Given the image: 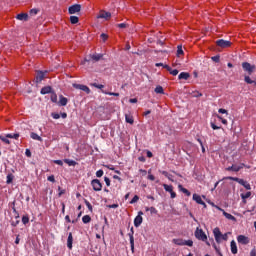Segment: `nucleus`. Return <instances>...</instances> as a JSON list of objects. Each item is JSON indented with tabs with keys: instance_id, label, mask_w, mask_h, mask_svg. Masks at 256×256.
<instances>
[{
	"instance_id": "obj_1",
	"label": "nucleus",
	"mask_w": 256,
	"mask_h": 256,
	"mask_svg": "<svg viewBox=\"0 0 256 256\" xmlns=\"http://www.w3.org/2000/svg\"><path fill=\"white\" fill-rule=\"evenodd\" d=\"M194 235L196 239H199V241H204L208 247H211V244L207 241V234H205L203 229L197 228Z\"/></svg>"
},
{
	"instance_id": "obj_2",
	"label": "nucleus",
	"mask_w": 256,
	"mask_h": 256,
	"mask_svg": "<svg viewBox=\"0 0 256 256\" xmlns=\"http://www.w3.org/2000/svg\"><path fill=\"white\" fill-rule=\"evenodd\" d=\"M226 179H228L229 181H236V183H239L240 185L245 187V189H247L248 191H251V184H249V182H247L241 178L228 176V177H226Z\"/></svg>"
},
{
	"instance_id": "obj_3",
	"label": "nucleus",
	"mask_w": 256,
	"mask_h": 256,
	"mask_svg": "<svg viewBox=\"0 0 256 256\" xmlns=\"http://www.w3.org/2000/svg\"><path fill=\"white\" fill-rule=\"evenodd\" d=\"M172 243H174L175 245H179L181 247L185 245L187 247H193V240H183V238L173 239Z\"/></svg>"
},
{
	"instance_id": "obj_4",
	"label": "nucleus",
	"mask_w": 256,
	"mask_h": 256,
	"mask_svg": "<svg viewBox=\"0 0 256 256\" xmlns=\"http://www.w3.org/2000/svg\"><path fill=\"white\" fill-rule=\"evenodd\" d=\"M242 69L248 73V75H253L255 73V65H251L249 62H243L242 63Z\"/></svg>"
},
{
	"instance_id": "obj_5",
	"label": "nucleus",
	"mask_w": 256,
	"mask_h": 256,
	"mask_svg": "<svg viewBox=\"0 0 256 256\" xmlns=\"http://www.w3.org/2000/svg\"><path fill=\"white\" fill-rule=\"evenodd\" d=\"M216 45L221 49H229V47H231V45L233 44L231 43V41L220 39L216 41Z\"/></svg>"
},
{
	"instance_id": "obj_6",
	"label": "nucleus",
	"mask_w": 256,
	"mask_h": 256,
	"mask_svg": "<svg viewBox=\"0 0 256 256\" xmlns=\"http://www.w3.org/2000/svg\"><path fill=\"white\" fill-rule=\"evenodd\" d=\"M91 186L93 191H101L103 189V184L101 183V180L99 179H93L91 181Z\"/></svg>"
},
{
	"instance_id": "obj_7",
	"label": "nucleus",
	"mask_w": 256,
	"mask_h": 256,
	"mask_svg": "<svg viewBox=\"0 0 256 256\" xmlns=\"http://www.w3.org/2000/svg\"><path fill=\"white\" fill-rule=\"evenodd\" d=\"M163 188L165 189V191H167V193H170L171 199H175V197H177V193L173 191V185L163 184Z\"/></svg>"
},
{
	"instance_id": "obj_8",
	"label": "nucleus",
	"mask_w": 256,
	"mask_h": 256,
	"mask_svg": "<svg viewBox=\"0 0 256 256\" xmlns=\"http://www.w3.org/2000/svg\"><path fill=\"white\" fill-rule=\"evenodd\" d=\"M72 86L74 87V89H80V91H84L85 93H87V95L91 93V89H89L86 85L74 83L72 84Z\"/></svg>"
},
{
	"instance_id": "obj_9",
	"label": "nucleus",
	"mask_w": 256,
	"mask_h": 256,
	"mask_svg": "<svg viewBox=\"0 0 256 256\" xmlns=\"http://www.w3.org/2000/svg\"><path fill=\"white\" fill-rule=\"evenodd\" d=\"M143 212L140 211L138 212V215L135 217L134 219V226L135 227H140L141 226V223H143Z\"/></svg>"
},
{
	"instance_id": "obj_10",
	"label": "nucleus",
	"mask_w": 256,
	"mask_h": 256,
	"mask_svg": "<svg viewBox=\"0 0 256 256\" xmlns=\"http://www.w3.org/2000/svg\"><path fill=\"white\" fill-rule=\"evenodd\" d=\"M98 19H105L106 21H109L111 19V12L101 10L99 12Z\"/></svg>"
},
{
	"instance_id": "obj_11",
	"label": "nucleus",
	"mask_w": 256,
	"mask_h": 256,
	"mask_svg": "<svg viewBox=\"0 0 256 256\" xmlns=\"http://www.w3.org/2000/svg\"><path fill=\"white\" fill-rule=\"evenodd\" d=\"M68 11L70 15H75V13H79V11H81V5L79 4L72 5L69 7Z\"/></svg>"
},
{
	"instance_id": "obj_12",
	"label": "nucleus",
	"mask_w": 256,
	"mask_h": 256,
	"mask_svg": "<svg viewBox=\"0 0 256 256\" xmlns=\"http://www.w3.org/2000/svg\"><path fill=\"white\" fill-rule=\"evenodd\" d=\"M213 233H214L216 243H221V236L223 235L221 233V230L219 228H215L213 230Z\"/></svg>"
},
{
	"instance_id": "obj_13",
	"label": "nucleus",
	"mask_w": 256,
	"mask_h": 256,
	"mask_svg": "<svg viewBox=\"0 0 256 256\" xmlns=\"http://www.w3.org/2000/svg\"><path fill=\"white\" fill-rule=\"evenodd\" d=\"M237 241L238 243H240L241 245H248L249 243V237L245 236V235H239L237 237Z\"/></svg>"
},
{
	"instance_id": "obj_14",
	"label": "nucleus",
	"mask_w": 256,
	"mask_h": 256,
	"mask_svg": "<svg viewBox=\"0 0 256 256\" xmlns=\"http://www.w3.org/2000/svg\"><path fill=\"white\" fill-rule=\"evenodd\" d=\"M46 73H47V71H45V72L37 71L36 72V83H41V81H43V79H45Z\"/></svg>"
},
{
	"instance_id": "obj_15",
	"label": "nucleus",
	"mask_w": 256,
	"mask_h": 256,
	"mask_svg": "<svg viewBox=\"0 0 256 256\" xmlns=\"http://www.w3.org/2000/svg\"><path fill=\"white\" fill-rule=\"evenodd\" d=\"M243 167H245V164H241V166L232 165V166L226 168V171H235V173H238V171H241V169H243Z\"/></svg>"
},
{
	"instance_id": "obj_16",
	"label": "nucleus",
	"mask_w": 256,
	"mask_h": 256,
	"mask_svg": "<svg viewBox=\"0 0 256 256\" xmlns=\"http://www.w3.org/2000/svg\"><path fill=\"white\" fill-rule=\"evenodd\" d=\"M193 201L197 202L198 205H203L204 207H207V204H205L203 199H201V196H199L198 194H193Z\"/></svg>"
},
{
	"instance_id": "obj_17",
	"label": "nucleus",
	"mask_w": 256,
	"mask_h": 256,
	"mask_svg": "<svg viewBox=\"0 0 256 256\" xmlns=\"http://www.w3.org/2000/svg\"><path fill=\"white\" fill-rule=\"evenodd\" d=\"M219 211H222L224 217H226V219H229V221H237V218H235V216L227 213L225 210L219 208Z\"/></svg>"
},
{
	"instance_id": "obj_18",
	"label": "nucleus",
	"mask_w": 256,
	"mask_h": 256,
	"mask_svg": "<svg viewBox=\"0 0 256 256\" xmlns=\"http://www.w3.org/2000/svg\"><path fill=\"white\" fill-rule=\"evenodd\" d=\"M67 103H69V99L65 98L63 95H60L59 96V102L58 104L61 106V107H65L67 105Z\"/></svg>"
},
{
	"instance_id": "obj_19",
	"label": "nucleus",
	"mask_w": 256,
	"mask_h": 256,
	"mask_svg": "<svg viewBox=\"0 0 256 256\" xmlns=\"http://www.w3.org/2000/svg\"><path fill=\"white\" fill-rule=\"evenodd\" d=\"M132 233H129L130 237V245H131V251H135V238L133 237V228H131Z\"/></svg>"
},
{
	"instance_id": "obj_20",
	"label": "nucleus",
	"mask_w": 256,
	"mask_h": 256,
	"mask_svg": "<svg viewBox=\"0 0 256 256\" xmlns=\"http://www.w3.org/2000/svg\"><path fill=\"white\" fill-rule=\"evenodd\" d=\"M67 247H68V249H73V233H71V232L68 235Z\"/></svg>"
},
{
	"instance_id": "obj_21",
	"label": "nucleus",
	"mask_w": 256,
	"mask_h": 256,
	"mask_svg": "<svg viewBox=\"0 0 256 256\" xmlns=\"http://www.w3.org/2000/svg\"><path fill=\"white\" fill-rule=\"evenodd\" d=\"M16 18L19 20V21H28L29 19V14L27 13H21V14H18L16 16Z\"/></svg>"
},
{
	"instance_id": "obj_22",
	"label": "nucleus",
	"mask_w": 256,
	"mask_h": 256,
	"mask_svg": "<svg viewBox=\"0 0 256 256\" xmlns=\"http://www.w3.org/2000/svg\"><path fill=\"white\" fill-rule=\"evenodd\" d=\"M230 247H231V253H233V255H237V243H235V240L231 241Z\"/></svg>"
},
{
	"instance_id": "obj_23",
	"label": "nucleus",
	"mask_w": 256,
	"mask_h": 256,
	"mask_svg": "<svg viewBox=\"0 0 256 256\" xmlns=\"http://www.w3.org/2000/svg\"><path fill=\"white\" fill-rule=\"evenodd\" d=\"M126 123H129L130 125H133L135 123V120L133 119V115L131 114H125Z\"/></svg>"
},
{
	"instance_id": "obj_24",
	"label": "nucleus",
	"mask_w": 256,
	"mask_h": 256,
	"mask_svg": "<svg viewBox=\"0 0 256 256\" xmlns=\"http://www.w3.org/2000/svg\"><path fill=\"white\" fill-rule=\"evenodd\" d=\"M191 75L188 72H182L179 74L178 79H184V81H187Z\"/></svg>"
},
{
	"instance_id": "obj_25",
	"label": "nucleus",
	"mask_w": 256,
	"mask_h": 256,
	"mask_svg": "<svg viewBox=\"0 0 256 256\" xmlns=\"http://www.w3.org/2000/svg\"><path fill=\"white\" fill-rule=\"evenodd\" d=\"M180 191H182V193H184V195H187V197H191V192L189 190H187L186 188L183 187V185H179L178 186Z\"/></svg>"
},
{
	"instance_id": "obj_26",
	"label": "nucleus",
	"mask_w": 256,
	"mask_h": 256,
	"mask_svg": "<svg viewBox=\"0 0 256 256\" xmlns=\"http://www.w3.org/2000/svg\"><path fill=\"white\" fill-rule=\"evenodd\" d=\"M30 137H31V139H34V141H43V138H41V136H38L37 133H35V132H32L30 134Z\"/></svg>"
},
{
	"instance_id": "obj_27",
	"label": "nucleus",
	"mask_w": 256,
	"mask_h": 256,
	"mask_svg": "<svg viewBox=\"0 0 256 256\" xmlns=\"http://www.w3.org/2000/svg\"><path fill=\"white\" fill-rule=\"evenodd\" d=\"M47 93H51V86H45L41 89L42 95H47Z\"/></svg>"
},
{
	"instance_id": "obj_28",
	"label": "nucleus",
	"mask_w": 256,
	"mask_h": 256,
	"mask_svg": "<svg viewBox=\"0 0 256 256\" xmlns=\"http://www.w3.org/2000/svg\"><path fill=\"white\" fill-rule=\"evenodd\" d=\"M13 179H15V176L13 174H8L6 180L7 185H11V183H13Z\"/></svg>"
},
{
	"instance_id": "obj_29",
	"label": "nucleus",
	"mask_w": 256,
	"mask_h": 256,
	"mask_svg": "<svg viewBox=\"0 0 256 256\" xmlns=\"http://www.w3.org/2000/svg\"><path fill=\"white\" fill-rule=\"evenodd\" d=\"M64 163L69 165V167H75V165H77V162H75L74 160H69V159H65Z\"/></svg>"
},
{
	"instance_id": "obj_30",
	"label": "nucleus",
	"mask_w": 256,
	"mask_h": 256,
	"mask_svg": "<svg viewBox=\"0 0 256 256\" xmlns=\"http://www.w3.org/2000/svg\"><path fill=\"white\" fill-rule=\"evenodd\" d=\"M91 59H93V61H100V59H103V54L92 55Z\"/></svg>"
},
{
	"instance_id": "obj_31",
	"label": "nucleus",
	"mask_w": 256,
	"mask_h": 256,
	"mask_svg": "<svg viewBox=\"0 0 256 256\" xmlns=\"http://www.w3.org/2000/svg\"><path fill=\"white\" fill-rule=\"evenodd\" d=\"M70 23H72V25H75V24L79 23V17L71 16L70 17Z\"/></svg>"
},
{
	"instance_id": "obj_32",
	"label": "nucleus",
	"mask_w": 256,
	"mask_h": 256,
	"mask_svg": "<svg viewBox=\"0 0 256 256\" xmlns=\"http://www.w3.org/2000/svg\"><path fill=\"white\" fill-rule=\"evenodd\" d=\"M244 81H245V83H247L248 85H253V83H255V85H256V82L253 81V80H251V77H249V76H245V77H244Z\"/></svg>"
},
{
	"instance_id": "obj_33",
	"label": "nucleus",
	"mask_w": 256,
	"mask_h": 256,
	"mask_svg": "<svg viewBox=\"0 0 256 256\" xmlns=\"http://www.w3.org/2000/svg\"><path fill=\"white\" fill-rule=\"evenodd\" d=\"M7 139H19V133L16 134H7Z\"/></svg>"
},
{
	"instance_id": "obj_34",
	"label": "nucleus",
	"mask_w": 256,
	"mask_h": 256,
	"mask_svg": "<svg viewBox=\"0 0 256 256\" xmlns=\"http://www.w3.org/2000/svg\"><path fill=\"white\" fill-rule=\"evenodd\" d=\"M83 223H91V216L85 215L82 217Z\"/></svg>"
},
{
	"instance_id": "obj_35",
	"label": "nucleus",
	"mask_w": 256,
	"mask_h": 256,
	"mask_svg": "<svg viewBox=\"0 0 256 256\" xmlns=\"http://www.w3.org/2000/svg\"><path fill=\"white\" fill-rule=\"evenodd\" d=\"M50 99L52 103H57V94L55 92H51Z\"/></svg>"
},
{
	"instance_id": "obj_36",
	"label": "nucleus",
	"mask_w": 256,
	"mask_h": 256,
	"mask_svg": "<svg viewBox=\"0 0 256 256\" xmlns=\"http://www.w3.org/2000/svg\"><path fill=\"white\" fill-rule=\"evenodd\" d=\"M155 93L163 95V93H164L163 87L162 86H157L155 88Z\"/></svg>"
},
{
	"instance_id": "obj_37",
	"label": "nucleus",
	"mask_w": 256,
	"mask_h": 256,
	"mask_svg": "<svg viewBox=\"0 0 256 256\" xmlns=\"http://www.w3.org/2000/svg\"><path fill=\"white\" fill-rule=\"evenodd\" d=\"M170 75H173V77H176V75H179V70L170 68L169 70Z\"/></svg>"
},
{
	"instance_id": "obj_38",
	"label": "nucleus",
	"mask_w": 256,
	"mask_h": 256,
	"mask_svg": "<svg viewBox=\"0 0 256 256\" xmlns=\"http://www.w3.org/2000/svg\"><path fill=\"white\" fill-rule=\"evenodd\" d=\"M241 199H249L251 197V192H246L245 194H240Z\"/></svg>"
},
{
	"instance_id": "obj_39",
	"label": "nucleus",
	"mask_w": 256,
	"mask_h": 256,
	"mask_svg": "<svg viewBox=\"0 0 256 256\" xmlns=\"http://www.w3.org/2000/svg\"><path fill=\"white\" fill-rule=\"evenodd\" d=\"M102 93H104L105 95H113L114 97H119V93L115 92H107L105 90H102Z\"/></svg>"
},
{
	"instance_id": "obj_40",
	"label": "nucleus",
	"mask_w": 256,
	"mask_h": 256,
	"mask_svg": "<svg viewBox=\"0 0 256 256\" xmlns=\"http://www.w3.org/2000/svg\"><path fill=\"white\" fill-rule=\"evenodd\" d=\"M217 119H219V121H221V123H223V125H227V119H224L223 117H221L220 115H216Z\"/></svg>"
},
{
	"instance_id": "obj_41",
	"label": "nucleus",
	"mask_w": 256,
	"mask_h": 256,
	"mask_svg": "<svg viewBox=\"0 0 256 256\" xmlns=\"http://www.w3.org/2000/svg\"><path fill=\"white\" fill-rule=\"evenodd\" d=\"M22 223L24 225H27V223H29V216L28 215H25L22 217Z\"/></svg>"
},
{
	"instance_id": "obj_42",
	"label": "nucleus",
	"mask_w": 256,
	"mask_h": 256,
	"mask_svg": "<svg viewBox=\"0 0 256 256\" xmlns=\"http://www.w3.org/2000/svg\"><path fill=\"white\" fill-rule=\"evenodd\" d=\"M177 55H178V57H181V55H183V47L182 46L177 47Z\"/></svg>"
},
{
	"instance_id": "obj_43",
	"label": "nucleus",
	"mask_w": 256,
	"mask_h": 256,
	"mask_svg": "<svg viewBox=\"0 0 256 256\" xmlns=\"http://www.w3.org/2000/svg\"><path fill=\"white\" fill-rule=\"evenodd\" d=\"M100 39H102V41L105 43V41H107V39H109V35L102 33L100 35Z\"/></svg>"
},
{
	"instance_id": "obj_44",
	"label": "nucleus",
	"mask_w": 256,
	"mask_h": 256,
	"mask_svg": "<svg viewBox=\"0 0 256 256\" xmlns=\"http://www.w3.org/2000/svg\"><path fill=\"white\" fill-rule=\"evenodd\" d=\"M0 139L3 141V143H6V145H11V141L4 136H0Z\"/></svg>"
},
{
	"instance_id": "obj_45",
	"label": "nucleus",
	"mask_w": 256,
	"mask_h": 256,
	"mask_svg": "<svg viewBox=\"0 0 256 256\" xmlns=\"http://www.w3.org/2000/svg\"><path fill=\"white\" fill-rule=\"evenodd\" d=\"M91 86L96 87V89H103V87H105L103 84H97V83H92Z\"/></svg>"
},
{
	"instance_id": "obj_46",
	"label": "nucleus",
	"mask_w": 256,
	"mask_h": 256,
	"mask_svg": "<svg viewBox=\"0 0 256 256\" xmlns=\"http://www.w3.org/2000/svg\"><path fill=\"white\" fill-rule=\"evenodd\" d=\"M85 205L89 209V211H93V206L91 205V203L89 201L85 200Z\"/></svg>"
},
{
	"instance_id": "obj_47",
	"label": "nucleus",
	"mask_w": 256,
	"mask_h": 256,
	"mask_svg": "<svg viewBox=\"0 0 256 256\" xmlns=\"http://www.w3.org/2000/svg\"><path fill=\"white\" fill-rule=\"evenodd\" d=\"M104 181H105L107 187H111V179H109V177H104Z\"/></svg>"
},
{
	"instance_id": "obj_48",
	"label": "nucleus",
	"mask_w": 256,
	"mask_h": 256,
	"mask_svg": "<svg viewBox=\"0 0 256 256\" xmlns=\"http://www.w3.org/2000/svg\"><path fill=\"white\" fill-rule=\"evenodd\" d=\"M137 201H139V197L137 195H135L132 200L130 201L131 205H133V203H137Z\"/></svg>"
},
{
	"instance_id": "obj_49",
	"label": "nucleus",
	"mask_w": 256,
	"mask_h": 256,
	"mask_svg": "<svg viewBox=\"0 0 256 256\" xmlns=\"http://www.w3.org/2000/svg\"><path fill=\"white\" fill-rule=\"evenodd\" d=\"M58 197H61V195H65V189H61V187H58Z\"/></svg>"
},
{
	"instance_id": "obj_50",
	"label": "nucleus",
	"mask_w": 256,
	"mask_h": 256,
	"mask_svg": "<svg viewBox=\"0 0 256 256\" xmlns=\"http://www.w3.org/2000/svg\"><path fill=\"white\" fill-rule=\"evenodd\" d=\"M146 211H150V213H157V209L155 207L146 208Z\"/></svg>"
},
{
	"instance_id": "obj_51",
	"label": "nucleus",
	"mask_w": 256,
	"mask_h": 256,
	"mask_svg": "<svg viewBox=\"0 0 256 256\" xmlns=\"http://www.w3.org/2000/svg\"><path fill=\"white\" fill-rule=\"evenodd\" d=\"M218 113H222V114H225V115H229V112L226 110V109H223V108H220L218 110Z\"/></svg>"
},
{
	"instance_id": "obj_52",
	"label": "nucleus",
	"mask_w": 256,
	"mask_h": 256,
	"mask_svg": "<svg viewBox=\"0 0 256 256\" xmlns=\"http://www.w3.org/2000/svg\"><path fill=\"white\" fill-rule=\"evenodd\" d=\"M38 13H39V10H37V9L30 10V15H37Z\"/></svg>"
},
{
	"instance_id": "obj_53",
	"label": "nucleus",
	"mask_w": 256,
	"mask_h": 256,
	"mask_svg": "<svg viewBox=\"0 0 256 256\" xmlns=\"http://www.w3.org/2000/svg\"><path fill=\"white\" fill-rule=\"evenodd\" d=\"M48 181H50L51 183H55V176L54 175H51V176H48Z\"/></svg>"
},
{
	"instance_id": "obj_54",
	"label": "nucleus",
	"mask_w": 256,
	"mask_h": 256,
	"mask_svg": "<svg viewBox=\"0 0 256 256\" xmlns=\"http://www.w3.org/2000/svg\"><path fill=\"white\" fill-rule=\"evenodd\" d=\"M210 125H211L212 129H214V130L221 129L220 126L215 125V123H213V122H211Z\"/></svg>"
},
{
	"instance_id": "obj_55",
	"label": "nucleus",
	"mask_w": 256,
	"mask_h": 256,
	"mask_svg": "<svg viewBox=\"0 0 256 256\" xmlns=\"http://www.w3.org/2000/svg\"><path fill=\"white\" fill-rule=\"evenodd\" d=\"M52 117L53 119H61V115H59L58 113H52Z\"/></svg>"
},
{
	"instance_id": "obj_56",
	"label": "nucleus",
	"mask_w": 256,
	"mask_h": 256,
	"mask_svg": "<svg viewBox=\"0 0 256 256\" xmlns=\"http://www.w3.org/2000/svg\"><path fill=\"white\" fill-rule=\"evenodd\" d=\"M221 239H222L223 241H227V240L229 239V236L227 235V233L222 234Z\"/></svg>"
},
{
	"instance_id": "obj_57",
	"label": "nucleus",
	"mask_w": 256,
	"mask_h": 256,
	"mask_svg": "<svg viewBox=\"0 0 256 256\" xmlns=\"http://www.w3.org/2000/svg\"><path fill=\"white\" fill-rule=\"evenodd\" d=\"M117 27H119L120 29H125L127 27V24L121 23V24H118Z\"/></svg>"
},
{
	"instance_id": "obj_58",
	"label": "nucleus",
	"mask_w": 256,
	"mask_h": 256,
	"mask_svg": "<svg viewBox=\"0 0 256 256\" xmlns=\"http://www.w3.org/2000/svg\"><path fill=\"white\" fill-rule=\"evenodd\" d=\"M103 170H98L97 172H96V177H101L102 175H103Z\"/></svg>"
},
{
	"instance_id": "obj_59",
	"label": "nucleus",
	"mask_w": 256,
	"mask_h": 256,
	"mask_svg": "<svg viewBox=\"0 0 256 256\" xmlns=\"http://www.w3.org/2000/svg\"><path fill=\"white\" fill-rule=\"evenodd\" d=\"M219 59H220L219 56L212 57V61H214L215 63H219Z\"/></svg>"
},
{
	"instance_id": "obj_60",
	"label": "nucleus",
	"mask_w": 256,
	"mask_h": 256,
	"mask_svg": "<svg viewBox=\"0 0 256 256\" xmlns=\"http://www.w3.org/2000/svg\"><path fill=\"white\" fill-rule=\"evenodd\" d=\"M54 163H55L56 165L63 166V161H62V160H54Z\"/></svg>"
},
{
	"instance_id": "obj_61",
	"label": "nucleus",
	"mask_w": 256,
	"mask_h": 256,
	"mask_svg": "<svg viewBox=\"0 0 256 256\" xmlns=\"http://www.w3.org/2000/svg\"><path fill=\"white\" fill-rule=\"evenodd\" d=\"M148 179H149L150 181H155V176H154L153 174H149V175H148Z\"/></svg>"
},
{
	"instance_id": "obj_62",
	"label": "nucleus",
	"mask_w": 256,
	"mask_h": 256,
	"mask_svg": "<svg viewBox=\"0 0 256 256\" xmlns=\"http://www.w3.org/2000/svg\"><path fill=\"white\" fill-rule=\"evenodd\" d=\"M250 256H256V249L253 248L250 252Z\"/></svg>"
},
{
	"instance_id": "obj_63",
	"label": "nucleus",
	"mask_w": 256,
	"mask_h": 256,
	"mask_svg": "<svg viewBox=\"0 0 256 256\" xmlns=\"http://www.w3.org/2000/svg\"><path fill=\"white\" fill-rule=\"evenodd\" d=\"M129 103H137V98H131V99L129 100Z\"/></svg>"
},
{
	"instance_id": "obj_64",
	"label": "nucleus",
	"mask_w": 256,
	"mask_h": 256,
	"mask_svg": "<svg viewBox=\"0 0 256 256\" xmlns=\"http://www.w3.org/2000/svg\"><path fill=\"white\" fill-rule=\"evenodd\" d=\"M26 157H31V151L29 149L26 150Z\"/></svg>"
}]
</instances>
